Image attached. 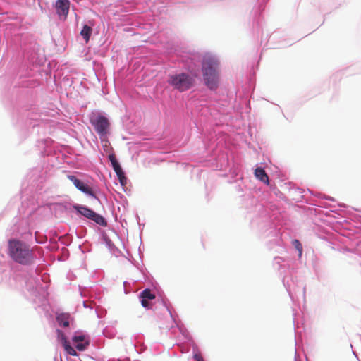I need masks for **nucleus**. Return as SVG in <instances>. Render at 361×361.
<instances>
[{"label":"nucleus","instance_id":"f257e3e1","mask_svg":"<svg viewBox=\"0 0 361 361\" xmlns=\"http://www.w3.org/2000/svg\"><path fill=\"white\" fill-rule=\"evenodd\" d=\"M8 254L13 260L21 264H30L34 260L32 251L28 246L20 240H9Z\"/></svg>","mask_w":361,"mask_h":361},{"label":"nucleus","instance_id":"f03ea898","mask_svg":"<svg viewBox=\"0 0 361 361\" xmlns=\"http://www.w3.org/2000/svg\"><path fill=\"white\" fill-rule=\"evenodd\" d=\"M169 83L180 92H184L194 85L195 80L190 75L183 73L171 75Z\"/></svg>","mask_w":361,"mask_h":361},{"label":"nucleus","instance_id":"7ed1b4c3","mask_svg":"<svg viewBox=\"0 0 361 361\" xmlns=\"http://www.w3.org/2000/svg\"><path fill=\"white\" fill-rule=\"evenodd\" d=\"M73 208L80 214L82 215L83 216H85L90 220L94 221L97 224H99L100 226H106L107 223H106L105 219L102 216H101V215L97 214L96 212H94V211H92V209H90L86 207L79 205V204L74 205Z\"/></svg>","mask_w":361,"mask_h":361},{"label":"nucleus","instance_id":"20e7f679","mask_svg":"<svg viewBox=\"0 0 361 361\" xmlns=\"http://www.w3.org/2000/svg\"><path fill=\"white\" fill-rule=\"evenodd\" d=\"M90 123L94 127L96 132L101 138L108 133L110 123L105 116L98 115L95 117H92L90 118Z\"/></svg>","mask_w":361,"mask_h":361},{"label":"nucleus","instance_id":"39448f33","mask_svg":"<svg viewBox=\"0 0 361 361\" xmlns=\"http://www.w3.org/2000/svg\"><path fill=\"white\" fill-rule=\"evenodd\" d=\"M202 73L219 71V61L214 56L209 54H205L202 62Z\"/></svg>","mask_w":361,"mask_h":361},{"label":"nucleus","instance_id":"423d86ee","mask_svg":"<svg viewBox=\"0 0 361 361\" xmlns=\"http://www.w3.org/2000/svg\"><path fill=\"white\" fill-rule=\"evenodd\" d=\"M68 178L74 184V185L76 187L77 189L80 190L81 192L92 197L94 198L99 203H100L99 200L97 197L96 195L94 194L92 188L88 185L87 184L85 183L84 182L81 181L78 178H77L74 176H68Z\"/></svg>","mask_w":361,"mask_h":361},{"label":"nucleus","instance_id":"0eeeda50","mask_svg":"<svg viewBox=\"0 0 361 361\" xmlns=\"http://www.w3.org/2000/svg\"><path fill=\"white\" fill-rule=\"evenodd\" d=\"M206 86L212 90L217 89L219 82V71L202 73Z\"/></svg>","mask_w":361,"mask_h":361},{"label":"nucleus","instance_id":"6e6552de","mask_svg":"<svg viewBox=\"0 0 361 361\" xmlns=\"http://www.w3.org/2000/svg\"><path fill=\"white\" fill-rule=\"evenodd\" d=\"M56 13L59 16H62L63 19H66L70 8L69 0H57L55 4Z\"/></svg>","mask_w":361,"mask_h":361},{"label":"nucleus","instance_id":"1a4fd4ad","mask_svg":"<svg viewBox=\"0 0 361 361\" xmlns=\"http://www.w3.org/2000/svg\"><path fill=\"white\" fill-rule=\"evenodd\" d=\"M141 304L145 308H150L151 304L150 300L155 299V295L152 293L150 289H145L140 293Z\"/></svg>","mask_w":361,"mask_h":361},{"label":"nucleus","instance_id":"9d476101","mask_svg":"<svg viewBox=\"0 0 361 361\" xmlns=\"http://www.w3.org/2000/svg\"><path fill=\"white\" fill-rule=\"evenodd\" d=\"M255 177L257 179H259V180L263 182L264 183H265L267 185L269 184V176L267 174V173L264 171V169H263L262 168L257 167L255 170Z\"/></svg>","mask_w":361,"mask_h":361},{"label":"nucleus","instance_id":"9b49d317","mask_svg":"<svg viewBox=\"0 0 361 361\" xmlns=\"http://www.w3.org/2000/svg\"><path fill=\"white\" fill-rule=\"evenodd\" d=\"M56 321L60 326L67 327L69 326V315L65 313L59 314L56 316Z\"/></svg>","mask_w":361,"mask_h":361},{"label":"nucleus","instance_id":"f8f14e48","mask_svg":"<svg viewBox=\"0 0 361 361\" xmlns=\"http://www.w3.org/2000/svg\"><path fill=\"white\" fill-rule=\"evenodd\" d=\"M92 32V27L87 25H84L82 30L80 31V35L83 37L86 43L89 42Z\"/></svg>","mask_w":361,"mask_h":361},{"label":"nucleus","instance_id":"ddd939ff","mask_svg":"<svg viewBox=\"0 0 361 361\" xmlns=\"http://www.w3.org/2000/svg\"><path fill=\"white\" fill-rule=\"evenodd\" d=\"M63 348H64L66 352L67 353H68L69 355H71L72 356H76L77 355V353H76L75 350L70 345L69 343L66 344V345H64Z\"/></svg>","mask_w":361,"mask_h":361},{"label":"nucleus","instance_id":"4468645a","mask_svg":"<svg viewBox=\"0 0 361 361\" xmlns=\"http://www.w3.org/2000/svg\"><path fill=\"white\" fill-rule=\"evenodd\" d=\"M57 333H58V337H59V339L61 340V341L62 342V344L63 345L68 343V341L67 340L66 336L64 335V334L60 331V330H58L57 331Z\"/></svg>","mask_w":361,"mask_h":361},{"label":"nucleus","instance_id":"2eb2a0df","mask_svg":"<svg viewBox=\"0 0 361 361\" xmlns=\"http://www.w3.org/2000/svg\"><path fill=\"white\" fill-rule=\"evenodd\" d=\"M109 159L111 161L113 168L116 167V166L119 165V163L116 160V156L114 153H111L109 155Z\"/></svg>","mask_w":361,"mask_h":361},{"label":"nucleus","instance_id":"dca6fc26","mask_svg":"<svg viewBox=\"0 0 361 361\" xmlns=\"http://www.w3.org/2000/svg\"><path fill=\"white\" fill-rule=\"evenodd\" d=\"M88 345H89V341H85L84 343H75V348L80 351H82V350H85Z\"/></svg>","mask_w":361,"mask_h":361},{"label":"nucleus","instance_id":"f3484780","mask_svg":"<svg viewBox=\"0 0 361 361\" xmlns=\"http://www.w3.org/2000/svg\"><path fill=\"white\" fill-rule=\"evenodd\" d=\"M293 244L295 247V248L299 251L300 255H301L302 251V245L300 243V241L298 240H294L293 241Z\"/></svg>","mask_w":361,"mask_h":361},{"label":"nucleus","instance_id":"a211bd4d","mask_svg":"<svg viewBox=\"0 0 361 361\" xmlns=\"http://www.w3.org/2000/svg\"><path fill=\"white\" fill-rule=\"evenodd\" d=\"M85 341V336L84 335L75 336L73 338V341L75 343H79V342H82V341Z\"/></svg>","mask_w":361,"mask_h":361},{"label":"nucleus","instance_id":"6ab92c4d","mask_svg":"<svg viewBox=\"0 0 361 361\" xmlns=\"http://www.w3.org/2000/svg\"><path fill=\"white\" fill-rule=\"evenodd\" d=\"M119 180H120V183L123 185L124 183H126V178L125 176V174H124V172L122 171L121 173H118L116 174Z\"/></svg>","mask_w":361,"mask_h":361},{"label":"nucleus","instance_id":"aec40b11","mask_svg":"<svg viewBox=\"0 0 361 361\" xmlns=\"http://www.w3.org/2000/svg\"><path fill=\"white\" fill-rule=\"evenodd\" d=\"M113 169H114V171H115V173H116V174H118V173H121V172L123 171V170H122V169H121V167L120 164H119V165H118V166H116V167H114V168H113Z\"/></svg>","mask_w":361,"mask_h":361},{"label":"nucleus","instance_id":"412c9836","mask_svg":"<svg viewBox=\"0 0 361 361\" xmlns=\"http://www.w3.org/2000/svg\"><path fill=\"white\" fill-rule=\"evenodd\" d=\"M194 359L195 360V361H204L202 357L199 354H195L194 355Z\"/></svg>","mask_w":361,"mask_h":361},{"label":"nucleus","instance_id":"4be33fe9","mask_svg":"<svg viewBox=\"0 0 361 361\" xmlns=\"http://www.w3.org/2000/svg\"><path fill=\"white\" fill-rule=\"evenodd\" d=\"M102 142H104L103 146H104V150H106L109 147L110 144L107 140H102Z\"/></svg>","mask_w":361,"mask_h":361}]
</instances>
